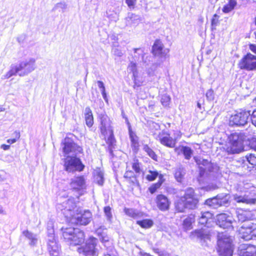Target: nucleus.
Wrapping results in <instances>:
<instances>
[{
	"instance_id": "nucleus-22",
	"label": "nucleus",
	"mask_w": 256,
	"mask_h": 256,
	"mask_svg": "<svg viewBox=\"0 0 256 256\" xmlns=\"http://www.w3.org/2000/svg\"><path fill=\"white\" fill-rule=\"evenodd\" d=\"M153 53L155 56L166 58L169 52V50L164 48L163 44L159 40L156 41L152 48Z\"/></svg>"
},
{
	"instance_id": "nucleus-43",
	"label": "nucleus",
	"mask_w": 256,
	"mask_h": 256,
	"mask_svg": "<svg viewBox=\"0 0 256 256\" xmlns=\"http://www.w3.org/2000/svg\"><path fill=\"white\" fill-rule=\"evenodd\" d=\"M236 4V0H230L228 3L224 6L222 11L225 13H228L234 8Z\"/></svg>"
},
{
	"instance_id": "nucleus-45",
	"label": "nucleus",
	"mask_w": 256,
	"mask_h": 256,
	"mask_svg": "<svg viewBox=\"0 0 256 256\" xmlns=\"http://www.w3.org/2000/svg\"><path fill=\"white\" fill-rule=\"evenodd\" d=\"M143 150L146 152L147 154L154 160H157V156L155 152L152 150L148 145H144Z\"/></svg>"
},
{
	"instance_id": "nucleus-37",
	"label": "nucleus",
	"mask_w": 256,
	"mask_h": 256,
	"mask_svg": "<svg viewBox=\"0 0 256 256\" xmlns=\"http://www.w3.org/2000/svg\"><path fill=\"white\" fill-rule=\"evenodd\" d=\"M194 222V215L190 214L183 222V227L186 231L192 228V224Z\"/></svg>"
},
{
	"instance_id": "nucleus-2",
	"label": "nucleus",
	"mask_w": 256,
	"mask_h": 256,
	"mask_svg": "<svg viewBox=\"0 0 256 256\" xmlns=\"http://www.w3.org/2000/svg\"><path fill=\"white\" fill-rule=\"evenodd\" d=\"M47 230L46 241L48 251L51 256H58L60 251V246L58 238L54 236V230L52 222H48Z\"/></svg>"
},
{
	"instance_id": "nucleus-25",
	"label": "nucleus",
	"mask_w": 256,
	"mask_h": 256,
	"mask_svg": "<svg viewBox=\"0 0 256 256\" xmlns=\"http://www.w3.org/2000/svg\"><path fill=\"white\" fill-rule=\"evenodd\" d=\"M236 214L239 222L246 223L248 222H250V220L252 218V214L250 212L242 209H238Z\"/></svg>"
},
{
	"instance_id": "nucleus-19",
	"label": "nucleus",
	"mask_w": 256,
	"mask_h": 256,
	"mask_svg": "<svg viewBox=\"0 0 256 256\" xmlns=\"http://www.w3.org/2000/svg\"><path fill=\"white\" fill-rule=\"evenodd\" d=\"M98 121L100 122V130L102 135L105 136L108 132L112 130L111 126V120L105 113H101L98 116Z\"/></svg>"
},
{
	"instance_id": "nucleus-42",
	"label": "nucleus",
	"mask_w": 256,
	"mask_h": 256,
	"mask_svg": "<svg viewBox=\"0 0 256 256\" xmlns=\"http://www.w3.org/2000/svg\"><path fill=\"white\" fill-rule=\"evenodd\" d=\"M128 71L132 73L134 80H136L138 74L136 63L132 62H130L128 66Z\"/></svg>"
},
{
	"instance_id": "nucleus-51",
	"label": "nucleus",
	"mask_w": 256,
	"mask_h": 256,
	"mask_svg": "<svg viewBox=\"0 0 256 256\" xmlns=\"http://www.w3.org/2000/svg\"><path fill=\"white\" fill-rule=\"evenodd\" d=\"M170 98L168 95H163L161 98V103L164 106L169 105Z\"/></svg>"
},
{
	"instance_id": "nucleus-6",
	"label": "nucleus",
	"mask_w": 256,
	"mask_h": 256,
	"mask_svg": "<svg viewBox=\"0 0 256 256\" xmlns=\"http://www.w3.org/2000/svg\"><path fill=\"white\" fill-rule=\"evenodd\" d=\"M218 252L222 256H232L233 248L232 239L226 235L218 236Z\"/></svg>"
},
{
	"instance_id": "nucleus-24",
	"label": "nucleus",
	"mask_w": 256,
	"mask_h": 256,
	"mask_svg": "<svg viewBox=\"0 0 256 256\" xmlns=\"http://www.w3.org/2000/svg\"><path fill=\"white\" fill-rule=\"evenodd\" d=\"M141 20L142 19L140 16L132 12H129L126 18V24L127 26L135 27L141 22Z\"/></svg>"
},
{
	"instance_id": "nucleus-5",
	"label": "nucleus",
	"mask_w": 256,
	"mask_h": 256,
	"mask_svg": "<svg viewBox=\"0 0 256 256\" xmlns=\"http://www.w3.org/2000/svg\"><path fill=\"white\" fill-rule=\"evenodd\" d=\"M56 210L61 212L66 218H70L74 216L76 203L74 198H69L64 200H60L56 205Z\"/></svg>"
},
{
	"instance_id": "nucleus-15",
	"label": "nucleus",
	"mask_w": 256,
	"mask_h": 256,
	"mask_svg": "<svg viewBox=\"0 0 256 256\" xmlns=\"http://www.w3.org/2000/svg\"><path fill=\"white\" fill-rule=\"evenodd\" d=\"M154 138L160 143L168 148H174L176 145V140L170 136L168 132L162 130L158 134H154Z\"/></svg>"
},
{
	"instance_id": "nucleus-40",
	"label": "nucleus",
	"mask_w": 256,
	"mask_h": 256,
	"mask_svg": "<svg viewBox=\"0 0 256 256\" xmlns=\"http://www.w3.org/2000/svg\"><path fill=\"white\" fill-rule=\"evenodd\" d=\"M180 152L184 154L185 158L186 160H190L193 153V150L190 147L186 146H182Z\"/></svg>"
},
{
	"instance_id": "nucleus-62",
	"label": "nucleus",
	"mask_w": 256,
	"mask_h": 256,
	"mask_svg": "<svg viewBox=\"0 0 256 256\" xmlns=\"http://www.w3.org/2000/svg\"><path fill=\"white\" fill-rule=\"evenodd\" d=\"M104 230H106V229L104 228V226H100L96 230V232L98 236H101L104 234V233H105L104 232Z\"/></svg>"
},
{
	"instance_id": "nucleus-16",
	"label": "nucleus",
	"mask_w": 256,
	"mask_h": 256,
	"mask_svg": "<svg viewBox=\"0 0 256 256\" xmlns=\"http://www.w3.org/2000/svg\"><path fill=\"white\" fill-rule=\"evenodd\" d=\"M76 215L72 218L76 220L77 224L86 226L92 220V214L89 210H76Z\"/></svg>"
},
{
	"instance_id": "nucleus-54",
	"label": "nucleus",
	"mask_w": 256,
	"mask_h": 256,
	"mask_svg": "<svg viewBox=\"0 0 256 256\" xmlns=\"http://www.w3.org/2000/svg\"><path fill=\"white\" fill-rule=\"evenodd\" d=\"M206 96L209 100H214V91L212 89L208 90L206 93Z\"/></svg>"
},
{
	"instance_id": "nucleus-60",
	"label": "nucleus",
	"mask_w": 256,
	"mask_h": 256,
	"mask_svg": "<svg viewBox=\"0 0 256 256\" xmlns=\"http://www.w3.org/2000/svg\"><path fill=\"white\" fill-rule=\"evenodd\" d=\"M112 52L115 56L120 57L123 55L122 51L118 48H114L112 50Z\"/></svg>"
},
{
	"instance_id": "nucleus-55",
	"label": "nucleus",
	"mask_w": 256,
	"mask_h": 256,
	"mask_svg": "<svg viewBox=\"0 0 256 256\" xmlns=\"http://www.w3.org/2000/svg\"><path fill=\"white\" fill-rule=\"evenodd\" d=\"M161 185L160 183L158 182L154 184H153L149 188V190L151 194H154L156 192L158 188Z\"/></svg>"
},
{
	"instance_id": "nucleus-14",
	"label": "nucleus",
	"mask_w": 256,
	"mask_h": 256,
	"mask_svg": "<svg viewBox=\"0 0 256 256\" xmlns=\"http://www.w3.org/2000/svg\"><path fill=\"white\" fill-rule=\"evenodd\" d=\"M238 65L240 69L250 71L256 70V56L250 53L247 54L240 60Z\"/></svg>"
},
{
	"instance_id": "nucleus-21",
	"label": "nucleus",
	"mask_w": 256,
	"mask_h": 256,
	"mask_svg": "<svg viewBox=\"0 0 256 256\" xmlns=\"http://www.w3.org/2000/svg\"><path fill=\"white\" fill-rule=\"evenodd\" d=\"M210 230L206 228H202L200 230H196L192 232L190 235L191 238H197L201 240L206 241L210 239Z\"/></svg>"
},
{
	"instance_id": "nucleus-52",
	"label": "nucleus",
	"mask_w": 256,
	"mask_h": 256,
	"mask_svg": "<svg viewBox=\"0 0 256 256\" xmlns=\"http://www.w3.org/2000/svg\"><path fill=\"white\" fill-rule=\"evenodd\" d=\"M100 241L104 244V246L106 248V245L108 246V244H112L109 242V238L106 233H104V234L100 236Z\"/></svg>"
},
{
	"instance_id": "nucleus-27",
	"label": "nucleus",
	"mask_w": 256,
	"mask_h": 256,
	"mask_svg": "<svg viewBox=\"0 0 256 256\" xmlns=\"http://www.w3.org/2000/svg\"><path fill=\"white\" fill-rule=\"evenodd\" d=\"M71 188L75 190L82 189L85 186V180L82 176L76 177L72 180L70 184Z\"/></svg>"
},
{
	"instance_id": "nucleus-35",
	"label": "nucleus",
	"mask_w": 256,
	"mask_h": 256,
	"mask_svg": "<svg viewBox=\"0 0 256 256\" xmlns=\"http://www.w3.org/2000/svg\"><path fill=\"white\" fill-rule=\"evenodd\" d=\"M129 132L132 143V146L134 151L137 152L140 146L138 137L130 130H129Z\"/></svg>"
},
{
	"instance_id": "nucleus-23",
	"label": "nucleus",
	"mask_w": 256,
	"mask_h": 256,
	"mask_svg": "<svg viewBox=\"0 0 256 256\" xmlns=\"http://www.w3.org/2000/svg\"><path fill=\"white\" fill-rule=\"evenodd\" d=\"M156 202L158 208L162 211H165L169 208L170 202L168 198L164 194L158 195Z\"/></svg>"
},
{
	"instance_id": "nucleus-48",
	"label": "nucleus",
	"mask_w": 256,
	"mask_h": 256,
	"mask_svg": "<svg viewBox=\"0 0 256 256\" xmlns=\"http://www.w3.org/2000/svg\"><path fill=\"white\" fill-rule=\"evenodd\" d=\"M158 175V172L150 170H148V174L146 176V178L148 181H152L156 178Z\"/></svg>"
},
{
	"instance_id": "nucleus-61",
	"label": "nucleus",
	"mask_w": 256,
	"mask_h": 256,
	"mask_svg": "<svg viewBox=\"0 0 256 256\" xmlns=\"http://www.w3.org/2000/svg\"><path fill=\"white\" fill-rule=\"evenodd\" d=\"M182 134L180 131L176 130L174 132V138H176V143L178 140L181 138Z\"/></svg>"
},
{
	"instance_id": "nucleus-4",
	"label": "nucleus",
	"mask_w": 256,
	"mask_h": 256,
	"mask_svg": "<svg viewBox=\"0 0 256 256\" xmlns=\"http://www.w3.org/2000/svg\"><path fill=\"white\" fill-rule=\"evenodd\" d=\"M64 170L68 172L82 171L84 166L80 158L75 156H67L63 159Z\"/></svg>"
},
{
	"instance_id": "nucleus-20",
	"label": "nucleus",
	"mask_w": 256,
	"mask_h": 256,
	"mask_svg": "<svg viewBox=\"0 0 256 256\" xmlns=\"http://www.w3.org/2000/svg\"><path fill=\"white\" fill-rule=\"evenodd\" d=\"M232 218L226 214H221L217 216L216 224L220 227L227 228L232 226Z\"/></svg>"
},
{
	"instance_id": "nucleus-63",
	"label": "nucleus",
	"mask_w": 256,
	"mask_h": 256,
	"mask_svg": "<svg viewBox=\"0 0 256 256\" xmlns=\"http://www.w3.org/2000/svg\"><path fill=\"white\" fill-rule=\"evenodd\" d=\"M97 84H98V88L100 90V92H102V90H106L105 86H104V84L102 82L98 80L97 82Z\"/></svg>"
},
{
	"instance_id": "nucleus-9",
	"label": "nucleus",
	"mask_w": 256,
	"mask_h": 256,
	"mask_svg": "<svg viewBox=\"0 0 256 256\" xmlns=\"http://www.w3.org/2000/svg\"><path fill=\"white\" fill-rule=\"evenodd\" d=\"M98 240L94 237H90L86 242V245L80 249V253L84 256H98V250L96 248L98 243Z\"/></svg>"
},
{
	"instance_id": "nucleus-47",
	"label": "nucleus",
	"mask_w": 256,
	"mask_h": 256,
	"mask_svg": "<svg viewBox=\"0 0 256 256\" xmlns=\"http://www.w3.org/2000/svg\"><path fill=\"white\" fill-rule=\"evenodd\" d=\"M67 4L64 2H62L56 4L54 6V10H58L59 11L62 10V12H64L67 8Z\"/></svg>"
},
{
	"instance_id": "nucleus-58",
	"label": "nucleus",
	"mask_w": 256,
	"mask_h": 256,
	"mask_svg": "<svg viewBox=\"0 0 256 256\" xmlns=\"http://www.w3.org/2000/svg\"><path fill=\"white\" fill-rule=\"evenodd\" d=\"M250 148L256 152V138H252L249 142Z\"/></svg>"
},
{
	"instance_id": "nucleus-59",
	"label": "nucleus",
	"mask_w": 256,
	"mask_h": 256,
	"mask_svg": "<svg viewBox=\"0 0 256 256\" xmlns=\"http://www.w3.org/2000/svg\"><path fill=\"white\" fill-rule=\"evenodd\" d=\"M136 0H126V2L130 8H134L136 4Z\"/></svg>"
},
{
	"instance_id": "nucleus-57",
	"label": "nucleus",
	"mask_w": 256,
	"mask_h": 256,
	"mask_svg": "<svg viewBox=\"0 0 256 256\" xmlns=\"http://www.w3.org/2000/svg\"><path fill=\"white\" fill-rule=\"evenodd\" d=\"M108 38L112 40V43H113V44L114 46H116L115 45V43L116 44H117L118 43V36L116 34H114V33H112V34H110L109 36H108Z\"/></svg>"
},
{
	"instance_id": "nucleus-29",
	"label": "nucleus",
	"mask_w": 256,
	"mask_h": 256,
	"mask_svg": "<svg viewBox=\"0 0 256 256\" xmlns=\"http://www.w3.org/2000/svg\"><path fill=\"white\" fill-rule=\"evenodd\" d=\"M212 214L208 212L201 213V216L199 218L198 223L202 225L208 224L212 220Z\"/></svg>"
},
{
	"instance_id": "nucleus-11",
	"label": "nucleus",
	"mask_w": 256,
	"mask_h": 256,
	"mask_svg": "<svg viewBox=\"0 0 256 256\" xmlns=\"http://www.w3.org/2000/svg\"><path fill=\"white\" fill-rule=\"evenodd\" d=\"M62 144L63 146L62 150L65 156H70V153L72 154L71 156H75L82 152V148L74 143L70 138H65Z\"/></svg>"
},
{
	"instance_id": "nucleus-39",
	"label": "nucleus",
	"mask_w": 256,
	"mask_h": 256,
	"mask_svg": "<svg viewBox=\"0 0 256 256\" xmlns=\"http://www.w3.org/2000/svg\"><path fill=\"white\" fill-rule=\"evenodd\" d=\"M136 224L142 228H149L153 226L154 222L151 220L145 219L142 220H138Z\"/></svg>"
},
{
	"instance_id": "nucleus-36",
	"label": "nucleus",
	"mask_w": 256,
	"mask_h": 256,
	"mask_svg": "<svg viewBox=\"0 0 256 256\" xmlns=\"http://www.w3.org/2000/svg\"><path fill=\"white\" fill-rule=\"evenodd\" d=\"M94 174L96 183L100 186H102L104 182V173L102 170L98 168L94 170Z\"/></svg>"
},
{
	"instance_id": "nucleus-3",
	"label": "nucleus",
	"mask_w": 256,
	"mask_h": 256,
	"mask_svg": "<svg viewBox=\"0 0 256 256\" xmlns=\"http://www.w3.org/2000/svg\"><path fill=\"white\" fill-rule=\"evenodd\" d=\"M226 146V151L229 154L240 153L244 148L242 137L237 133L230 135Z\"/></svg>"
},
{
	"instance_id": "nucleus-7",
	"label": "nucleus",
	"mask_w": 256,
	"mask_h": 256,
	"mask_svg": "<svg viewBox=\"0 0 256 256\" xmlns=\"http://www.w3.org/2000/svg\"><path fill=\"white\" fill-rule=\"evenodd\" d=\"M240 237L245 240H249L256 237V224L252 222L244 223L239 230Z\"/></svg>"
},
{
	"instance_id": "nucleus-28",
	"label": "nucleus",
	"mask_w": 256,
	"mask_h": 256,
	"mask_svg": "<svg viewBox=\"0 0 256 256\" xmlns=\"http://www.w3.org/2000/svg\"><path fill=\"white\" fill-rule=\"evenodd\" d=\"M238 256H256V247L252 245H248L246 248L240 249Z\"/></svg>"
},
{
	"instance_id": "nucleus-12",
	"label": "nucleus",
	"mask_w": 256,
	"mask_h": 256,
	"mask_svg": "<svg viewBox=\"0 0 256 256\" xmlns=\"http://www.w3.org/2000/svg\"><path fill=\"white\" fill-rule=\"evenodd\" d=\"M250 111L242 110L231 116L230 120L232 126H242L248 122Z\"/></svg>"
},
{
	"instance_id": "nucleus-64",
	"label": "nucleus",
	"mask_w": 256,
	"mask_h": 256,
	"mask_svg": "<svg viewBox=\"0 0 256 256\" xmlns=\"http://www.w3.org/2000/svg\"><path fill=\"white\" fill-rule=\"evenodd\" d=\"M218 22V16L216 14H214L212 20V26H216Z\"/></svg>"
},
{
	"instance_id": "nucleus-41",
	"label": "nucleus",
	"mask_w": 256,
	"mask_h": 256,
	"mask_svg": "<svg viewBox=\"0 0 256 256\" xmlns=\"http://www.w3.org/2000/svg\"><path fill=\"white\" fill-rule=\"evenodd\" d=\"M20 72L19 70L18 65L12 66L10 70L4 76V78H8L12 76L16 75V74L20 76Z\"/></svg>"
},
{
	"instance_id": "nucleus-10",
	"label": "nucleus",
	"mask_w": 256,
	"mask_h": 256,
	"mask_svg": "<svg viewBox=\"0 0 256 256\" xmlns=\"http://www.w3.org/2000/svg\"><path fill=\"white\" fill-rule=\"evenodd\" d=\"M180 200L184 202L185 206L188 209L196 208L198 204V200L194 194V190L191 188L186 189Z\"/></svg>"
},
{
	"instance_id": "nucleus-30",
	"label": "nucleus",
	"mask_w": 256,
	"mask_h": 256,
	"mask_svg": "<svg viewBox=\"0 0 256 256\" xmlns=\"http://www.w3.org/2000/svg\"><path fill=\"white\" fill-rule=\"evenodd\" d=\"M124 211L127 216L135 219L140 218L144 216L143 212L133 208H125Z\"/></svg>"
},
{
	"instance_id": "nucleus-56",
	"label": "nucleus",
	"mask_w": 256,
	"mask_h": 256,
	"mask_svg": "<svg viewBox=\"0 0 256 256\" xmlns=\"http://www.w3.org/2000/svg\"><path fill=\"white\" fill-rule=\"evenodd\" d=\"M250 116L252 124L256 127V108L253 110Z\"/></svg>"
},
{
	"instance_id": "nucleus-38",
	"label": "nucleus",
	"mask_w": 256,
	"mask_h": 256,
	"mask_svg": "<svg viewBox=\"0 0 256 256\" xmlns=\"http://www.w3.org/2000/svg\"><path fill=\"white\" fill-rule=\"evenodd\" d=\"M108 133L110 134V136L107 140V144L108 145V149L110 150V153L112 154V149L114 148L116 140L114 138L113 130L108 132Z\"/></svg>"
},
{
	"instance_id": "nucleus-26",
	"label": "nucleus",
	"mask_w": 256,
	"mask_h": 256,
	"mask_svg": "<svg viewBox=\"0 0 256 256\" xmlns=\"http://www.w3.org/2000/svg\"><path fill=\"white\" fill-rule=\"evenodd\" d=\"M237 162L240 163L242 167H244L248 163L253 166H255L256 156L254 154H250L246 156V157L240 158Z\"/></svg>"
},
{
	"instance_id": "nucleus-44",
	"label": "nucleus",
	"mask_w": 256,
	"mask_h": 256,
	"mask_svg": "<svg viewBox=\"0 0 256 256\" xmlns=\"http://www.w3.org/2000/svg\"><path fill=\"white\" fill-rule=\"evenodd\" d=\"M108 246L106 245V252H104V256H115L114 249L112 244H108Z\"/></svg>"
},
{
	"instance_id": "nucleus-32",
	"label": "nucleus",
	"mask_w": 256,
	"mask_h": 256,
	"mask_svg": "<svg viewBox=\"0 0 256 256\" xmlns=\"http://www.w3.org/2000/svg\"><path fill=\"white\" fill-rule=\"evenodd\" d=\"M134 58L135 60L138 62H142L146 63V61L144 59V50L142 48H134Z\"/></svg>"
},
{
	"instance_id": "nucleus-18",
	"label": "nucleus",
	"mask_w": 256,
	"mask_h": 256,
	"mask_svg": "<svg viewBox=\"0 0 256 256\" xmlns=\"http://www.w3.org/2000/svg\"><path fill=\"white\" fill-rule=\"evenodd\" d=\"M196 164L198 166L200 169V174L203 176L206 172H214L216 168V166L210 162L208 160L202 158H194Z\"/></svg>"
},
{
	"instance_id": "nucleus-17",
	"label": "nucleus",
	"mask_w": 256,
	"mask_h": 256,
	"mask_svg": "<svg viewBox=\"0 0 256 256\" xmlns=\"http://www.w3.org/2000/svg\"><path fill=\"white\" fill-rule=\"evenodd\" d=\"M20 76H22L28 74L36 68L35 60L30 58L20 62L18 65Z\"/></svg>"
},
{
	"instance_id": "nucleus-50",
	"label": "nucleus",
	"mask_w": 256,
	"mask_h": 256,
	"mask_svg": "<svg viewBox=\"0 0 256 256\" xmlns=\"http://www.w3.org/2000/svg\"><path fill=\"white\" fill-rule=\"evenodd\" d=\"M104 212L107 220L108 221H111L112 218V215L111 212V208L109 206L104 207Z\"/></svg>"
},
{
	"instance_id": "nucleus-49",
	"label": "nucleus",
	"mask_w": 256,
	"mask_h": 256,
	"mask_svg": "<svg viewBox=\"0 0 256 256\" xmlns=\"http://www.w3.org/2000/svg\"><path fill=\"white\" fill-rule=\"evenodd\" d=\"M132 168L134 170L136 174H138L141 172V168H140V164L138 162V160H134L132 164Z\"/></svg>"
},
{
	"instance_id": "nucleus-8",
	"label": "nucleus",
	"mask_w": 256,
	"mask_h": 256,
	"mask_svg": "<svg viewBox=\"0 0 256 256\" xmlns=\"http://www.w3.org/2000/svg\"><path fill=\"white\" fill-rule=\"evenodd\" d=\"M234 200L238 203H242L249 205L256 204V194L253 190H246L240 194L234 195Z\"/></svg>"
},
{
	"instance_id": "nucleus-53",
	"label": "nucleus",
	"mask_w": 256,
	"mask_h": 256,
	"mask_svg": "<svg viewBox=\"0 0 256 256\" xmlns=\"http://www.w3.org/2000/svg\"><path fill=\"white\" fill-rule=\"evenodd\" d=\"M176 207L177 210L179 212H184V209L186 208L185 206L184 202H182L180 200V202L177 203Z\"/></svg>"
},
{
	"instance_id": "nucleus-34",
	"label": "nucleus",
	"mask_w": 256,
	"mask_h": 256,
	"mask_svg": "<svg viewBox=\"0 0 256 256\" xmlns=\"http://www.w3.org/2000/svg\"><path fill=\"white\" fill-rule=\"evenodd\" d=\"M85 120L86 126L90 128L94 124V118L92 112L89 107L85 108Z\"/></svg>"
},
{
	"instance_id": "nucleus-13",
	"label": "nucleus",
	"mask_w": 256,
	"mask_h": 256,
	"mask_svg": "<svg viewBox=\"0 0 256 256\" xmlns=\"http://www.w3.org/2000/svg\"><path fill=\"white\" fill-rule=\"evenodd\" d=\"M230 198L228 194H222L215 198L208 200L206 203L214 208L220 206H228L230 204Z\"/></svg>"
},
{
	"instance_id": "nucleus-33",
	"label": "nucleus",
	"mask_w": 256,
	"mask_h": 256,
	"mask_svg": "<svg viewBox=\"0 0 256 256\" xmlns=\"http://www.w3.org/2000/svg\"><path fill=\"white\" fill-rule=\"evenodd\" d=\"M186 174V170L182 166H177L174 170V177L178 182H182Z\"/></svg>"
},
{
	"instance_id": "nucleus-31",
	"label": "nucleus",
	"mask_w": 256,
	"mask_h": 256,
	"mask_svg": "<svg viewBox=\"0 0 256 256\" xmlns=\"http://www.w3.org/2000/svg\"><path fill=\"white\" fill-rule=\"evenodd\" d=\"M24 236H26L28 240H29V244L30 246H34L36 245L38 242V236L28 230H24L22 232Z\"/></svg>"
},
{
	"instance_id": "nucleus-46",
	"label": "nucleus",
	"mask_w": 256,
	"mask_h": 256,
	"mask_svg": "<svg viewBox=\"0 0 256 256\" xmlns=\"http://www.w3.org/2000/svg\"><path fill=\"white\" fill-rule=\"evenodd\" d=\"M137 176V174H135L134 173L132 170L128 169V166L126 167V170L124 174V177L125 178H129L130 180L132 178H134V180H132V181L133 182H134V181H136V178Z\"/></svg>"
},
{
	"instance_id": "nucleus-1",
	"label": "nucleus",
	"mask_w": 256,
	"mask_h": 256,
	"mask_svg": "<svg viewBox=\"0 0 256 256\" xmlns=\"http://www.w3.org/2000/svg\"><path fill=\"white\" fill-rule=\"evenodd\" d=\"M62 236L65 241L70 245H80L84 241V232L78 228H62Z\"/></svg>"
}]
</instances>
